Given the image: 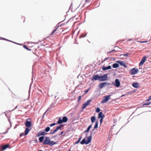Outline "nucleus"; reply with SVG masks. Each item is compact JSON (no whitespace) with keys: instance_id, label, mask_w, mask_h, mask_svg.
I'll list each match as a JSON object with an SVG mask.
<instances>
[{"instance_id":"nucleus-24","label":"nucleus","mask_w":151,"mask_h":151,"mask_svg":"<svg viewBox=\"0 0 151 151\" xmlns=\"http://www.w3.org/2000/svg\"><path fill=\"white\" fill-rule=\"evenodd\" d=\"M119 65L118 64L115 63H114L113 65V67L114 68H116L118 67Z\"/></svg>"},{"instance_id":"nucleus-21","label":"nucleus","mask_w":151,"mask_h":151,"mask_svg":"<svg viewBox=\"0 0 151 151\" xmlns=\"http://www.w3.org/2000/svg\"><path fill=\"white\" fill-rule=\"evenodd\" d=\"M62 120L63 122H66L68 121V119L66 117L64 116L63 117Z\"/></svg>"},{"instance_id":"nucleus-39","label":"nucleus","mask_w":151,"mask_h":151,"mask_svg":"<svg viewBox=\"0 0 151 151\" xmlns=\"http://www.w3.org/2000/svg\"><path fill=\"white\" fill-rule=\"evenodd\" d=\"M79 142H80V141H79V140H78L77 141H76V142H75V144H77Z\"/></svg>"},{"instance_id":"nucleus-5","label":"nucleus","mask_w":151,"mask_h":151,"mask_svg":"<svg viewBox=\"0 0 151 151\" xmlns=\"http://www.w3.org/2000/svg\"><path fill=\"white\" fill-rule=\"evenodd\" d=\"M63 127V124H61L57 127L56 129H54L52 132H51L50 133L51 134H53L55 133V132H56L57 131H58L59 130H61V128Z\"/></svg>"},{"instance_id":"nucleus-34","label":"nucleus","mask_w":151,"mask_h":151,"mask_svg":"<svg viewBox=\"0 0 151 151\" xmlns=\"http://www.w3.org/2000/svg\"><path fill=\"white\" fill-rule=\"evenodd\" d=\"M55 124H56V123H52V124H50V127H52V126H54Z\"/></svg>"},{"instance_id":"nucleus-46","label":"nucleus","mask_w":151,"mask_h":151,"mask_svg":"<svg viewBox=\"0 0 151 151\" xmlns=\"http://www.w3.org/2000/svg\"><path fill=\"white\" fill-rule=\"evenodd\" d=\"M81 137L79 138L78 140H79V141H80V140L81 139Z\"/></svg>"},{"instance_id":"nucleus-1","label":"nucleus","mask_w":151,"mask_h":151,"mask_svg":"<svg viewBox=\"0 0 151 151\" xmlns=\"http://www.w3.org/2000/svg\"><path fill=\"white\" fill-rule=\"evenodd\" d=\"M94 130V129H93L92 131H90L91 133H90V136L88 137L87 139L85 138L83 139L80 142L81 144L82 145H83L84 144L87 145L90 143L92 137L93 136L95 133V132H93Z\"/></svg>"},{"instance_id":"nucleus-49","label":"nucleus","mask_w":151,"mask_h":151,"mask_svg":"<svg viewBox=\"0 0 151 151\" xmlns=\"http://www.w3.org/2000/svg\"><path fill=\"white\" fill-rule=\"evenodd\" d=\"M85 36H86V35H85V36H82V37H81V36H80V37H85Z\"/></svg>"},{"instance_id":"nucleus-4","label":"nucleus","mask_w":151,"mask_h":151,"mask_svg":"<svg viewBox=\"0 0 151 151\" xmlns=\"http://www.w3.org/2000/svg\"><path fill=\"white\" fill-rule=\"evenodd\" d=\"M107 74H106L102 76H100L99 81H106L107 80Z\"/></svg>"},{"instance_id":"nucleus-23","label":"nucleus","mask_w":151,"mask_h":151,"mask_svg":"<svg viewBox=\"0 0 151 151\" xmlns=\"http://www.w3.org/2000/svg\"><path fill=\"white\" fill-rule=\"evenodd\" d=\"M92 127V124L90 125L89 126H88V128L86 130L84 131V132L85 133H86L87 132H88L90 129H91V127Z\"/></svg>"},{"instance_id":"nucleus-22","label":"nucleus","mask_w":151,"mask_h":151,"mask_svg":"<svg viewBox=\"0 0 151 151\" xmlns=\"http://www.w3.org/2000/svg\"><path fill=\"white\" fill-rule=\"evenodd\" d=\"M63 120L61 119L60 118H59L57 123L58 124H60L63 123Z\"/></svg>"},{"instance_id":"nucleus-8","label":"nucleus","mask_w":151,"mask_h":151,"mask_svg":"<svg viewBox=\"0 0 151 151\" xmlns=\"http://www.w3.org/2000/svg\"><path fill=\"white\" fill-rule=\"evenodd\" d=\"M113 84L116 87H119L120 86V82L118 79H116L115 80V83H113Z\"/></svg>"},{"instance_id":"nucleus-12","label":"nucleus","mask_w":151,"mask_h":151,"mask_svg":"<svg viewBox=\"0 0 151 151\" xmlns=\"http://www.w3.org/2000/svg\"><path fill=\"white\" fill-rule=\"evenodd\" d=\"M47 134V133H46L45 132H42L41 131H40L37 134V137H39L41 135H45Z\"/></svg>"},{"instance_id":"nucleus-14","label":"nucleus","mask_w":151,"mask_h":151,"mask_svg":"<svg viewBox=\"0 0 151 151\" xmlns=\"http://www.w3.org/2000/svg\"><path fill=\"white\" fill-rule=\"evenodd\" d=\"M100 76H99L98 75H93L92 79V80L96 81L97 80H99V81Z\"/></svg>"},{"instance_id":"nucleus-48","label":"nucleus","mask_w":151,"mask_h":151,"mask_svg":"<svg viewBox=\"0 0 151 151\" xmlns=\"http://www.w3.org/2000/svg\"><path fill=\"white\" fill-rule=\"evenodd\" d=\"M88 0H85V1L86 2H87Z\"/></svg>"},{"instance_id":"nucleus-10","label":"nucleus","mask_w":151,"mask_h":151,"mask_svg":"<svg viewBox=\"0 0 151 151\" xmlns=\"http://www.w3.org/2000/svg\"><path fill=\"white\" fill-rule=\"evenodd\" d=\"M138 72V69L137 68H133L130 71L132 75H134L137 73Z\"/></svg>"},{"instance_id":"nucleus-6","label":"nucleus","mask_w":151,"mask_h":151,"mask_svg":"<svg viewBox=\"0 0 151 151\" xmlns=\"http://www.w3.org/2000/svg\"><path fill=\"white\" fill-rule=\"evenodd\" d=\"M91 100H88L85 103L83 104L82 108V109H84L88 105L91 101Z\"/></svg>"},{"instance_id":"nucleus-31","label":"nucleus","mask_w":151,"mask_h":151,"mask_svg":"<svg viewBox=\"0 0 151 151\" xmlns=\"http://www.w3.org/2000/svg\"><path fill=\"white\" fill-rule=\"evenodd\" d=\"M101 110V109L99 108H97L96 110V112H99Z\"/></svg>"},{"instance_id":"nucleus-25","label":"nucleus","mask_w":151,"mask_h":151,"mask_svg":"<svg viewBox=\"0 0 151 151\" xmlns=\"http://www.w3.org/2000/svg\"><path fill=\"white\" fill-rule=\"evenodd\" d=\"M44 138V136L40 137L39 139V141L40 142H42L43 141Z\"/></svg>"},{"instance_id":"nucleus-26","label":"nucleus","mask_w":151,"mask_h":151,"mask_svg":"<svg viewBox=\"0 0 151 151\" xmlns=\"http://www.w3.org/2000/svg\"><path fill=\"white\" fill-rule=\"evenodd\" d=\"M91 121L92 123H93L95 122L96 119L95 117L94 116H93L91 117Z\"/></svg>"},{"instance_id":"nucleus-37","label":"nucleus","mask_w":151,"mask_h":151,"mask_svg":"<svg viewBox=\"0 0 151 151\" xmlns=\"http://www.w3.org/2000/svg\"><path fill=\"white\" fill-rule=\"evenodd\" d=\"M103 119H104V118H103L102 117L101 118V119L100 120V124H101L102 123V121H103Z\"/></svg>"},{"instance_id":"nucleus-3","label":"nucleus","mask_w":151,"mask_h":151,"mask_svg":"<svg viewBox=\"0 0 151 151\" xmlns=\"http://www.w3.org/2000/svg\"><path fill=\"white\" fill-rule=\"evenodd\" d=\"M110 95H107L104 96L103 97V100L101 102V103H105L107 102L110 99Z\"/></svg>"},{"instance_id":"nucleus-35","label":"nucleus","mask_w":151,"mask_h":151,"mask_svg":"<svg viewBox=\"0 0 151 151\" xmlns=\"http://www.w3.org/2000/svg\"><path fill=\"white\" fill-rule=\"evenodd\" d=\"M89 90H90V88H89L87 90L85 91V93H84V94H86V93L88 91H89Z\"/></svg>"},{"instance_id":"nucleus-47","label":"nucleus","mask_w":151,"mask_h":151,"mask_svg":"<svg viewBox=\"0 0 151 151\" xmlns=\"http://www.w3.org/2000/svg\"><path fill=\"white\" fill-rule=\"evenodd\" d=\"M27 106H25L24 107V108H25V109H27Z\"/></svg>"},{"instance_id":"nucleus-15","label":"nucleus","mask_w":151,"mask_h":151,"mask_svg":"<svg viewBox=\"0 0 151 151\" xmlns=\"http://www.w3.org/2000/svg\"><path fill=\"white\" fill-rule=\"evenodd\" d=\"M146 58L145 56H144L142 58V60H141V61L140 62L139 64V65H142L145 62L146 60Z\"/></svg>"},{"instance_id":"nucleus-51","label":"nucleus","mask_w":151,"mask_h":151,"mask_svg":"<svg viewBox=\"0 0 151 151\" xmlns=\"http://www.w3.org/2000/svg\"><path fill=\"white\" fill-rule=\"evenodd\" d=\"M39 151H42V150H40Z\"/></svg>"},{"instance_id":"nucleus-44","label":"nucleus","mask_w":151,"mask_h":151,"mask_svg":"<svg viewBox=\"0 0 151 151\" xmlns=\"http://www.w3.org/2000/svg\"><path fill=\"white\" fill-rule=\"evenodd\" d=\"M149 61V62H151V55L150 58V60Z\"/></svg>"},{"instance_id":"nucleus-29","label":"nucleus","mask_w":151,"mask_h":151,"mask_svg":"<svg viewBox=\"0 0 151 151\" xmlns=\"http://www.w3.org/2000/svg\"><path fill=\"white\" fill-rule=\"evenodd\" d=\"M23 47H24V48L26 49L27 50H31L29 49V48L27 47L26 45H24L23 46Z\"/></svg>"},{"instance_id":"nucleus-52","label":"nucleus","mask_w":151,"mask_h":151,"mask_svg":"<svg viewBox=\"0 0 151 151\" xmlns=\"http://www.w3.org/2000/svg\"><path fill=\"white\" fill-rule=\"evenodd\" d=\"M17 106H16L15 108H17Z\"/></svg>"},{"instance_id":"nucleus-50","label":"nucleus","mask_w":151,"mask_h":151,"mask_svg":"<svg viewBox=\"0 0 151 151\" xmlns=\"http://www.w3.org/2000/svg\"><path fill=\"white\" fill-rule=\"evenodd\" d=\"M68 151H71L70 150H68Z\"/></svg>"},{"instance_id":"nucleus-9","label":"nucleus","mask_w":151,"mask_h":151,"mask_svg":"<svg viewBox=\"0 0 151 151\" xmlns=\"http://www.w3.org/2000/svg\"><path fill=\"white\" fill-rule=\"evenodd\" d=\"M106 85H109V83H106V82L101 83H99V86L100 88H102L103 87H104Z\"/></svg>"},{"instance_id":"nucleus-7","label":"nucleus","mask_w":151,"mask_h":151,"mask_svg":"<svg viewBox=\"0 0 151 151\" xmlns=\"http://www.w3.org/2000/svg\"><path fill=\"white\" fill-rule=\"evenodd\" d=\"M31 128L30 129H29L28 128H26L25 130L24 131L25 132L21 133L20 135V136H22L24 135H26L28 134L29 131L31 130Z\"/></svg>"},{"instance_id":"nucleus-30","label":"nucleus","mask_w":151,"mask_h":151,"mask_svg":"<svg viewBox=\"0 0 151 151\" xmlns=\"http://www.w3.org/2000/svg\"><path fill=\"white\" fill-rule=\"evenodd\" d=\"M98 127V123L97 122H96V124L94 126V128L96 129Z\"/></svg>"},{"instance_id":"nucleus-38","label":"nucleus","mask_w":151,"mask_h":151,"mask_svg":"<svg viewBox=\"0 0 151 151\" xmlns=\"http://www.w3.org/2000/svg\"><path fill=\"white\" fill-rule=\"evenodd\" d=\"M123 55L124 56L127 57L128 56V54L127 53H126L125 54Z\"/></svg>"},{"instance_id":"nucleus-17","label":"nucleus","mask_w":151,"mask_h":151,"mask_svg":"<svg viewBox=\"0 0 151 151\" xmlns=\"http://www.w3.org/2000/svg\"><path fill=\"white\" fill-rule=\"evenodd\" d=\"M111 67L110 65H109L107 67H106L105 66H103L102 67V69L103 70H105L108 69H111Z\"/></svg>"},{"instance_id":"nucleus-43","label":"nucleus","mask_w":151,"mask_h":151,"mask_svg":"<svg viewBox=\"0 0 151 151\" xmlns=\"http://www.w3.org/2000/svg\"><path fill=\"white\" fill-rule=\"evenodd\" d=\"M63 133L64 132L63 131L61 132L60 135H62Z\"/></svg>"},{"instance_id":"nucleus-19","label":"nucleus","mask_w":151,"mask_h":151,"mask_svg":"<svg viewBox=\"0 0 151 151\" xmlns=\"http://www.w3.org/2000/svg\"><path fill=\"white\" fill-rule=\"evenodd\" d=\"M9 146V144H6L4 145L2 147V150H4L8 148Z\"/></svg>"},{"instance_id":"nucleus-45","label":"nucleus","mask_w":151,"mask_h":151,"mask_svg":"<svg viewBox=\"0 0 151 151\" xmlns=\"http://www.w3.org/2000/svg\"><path fill=\"white\" fill-rule=\"evenodd\" d=\"M1 146L0 145V151H2L3 150H1Z\"/></svg>"},{"instance_id":"nucleus-18","label":"nucleus","mask_w":151,"mask_h":151,"mask_svg":"<svg viewBox=\"0 0 151 151\" xmlns=\"http://www.w3.org/2000/svg\"><path fill=\"white\" fill-rule=\"evenodd\" d=\"M132 86L135 88H138L139 86V84L137 82L133 83L132 84Z\"/></svg>"},{"instance_id":"nucleus-32","label":"nucleus","mask_w":151,"mask_h":151,"mask_svg":"<svg viewBox=\"0 0 151 151\" xmlns=\"http://www.w3.org/2000/svg\"><path fill=\"white\" fill-rule=\"evenodd\" d=\"M65 30H66V32H68L70 31V29L67 28L66 29H65V30H63V32H64Z\"/></svg>"},{"instance_id":"nucleus-16","label":"nucleus","mask_w":151,"mask_h":151,"mask_svg":"<svg viewBox=\"0 0 151 151\" xmlns=\"http://www.w3.org/2000/svg\"><path fill=\"white\" fill-rule=\"evenodd\" d=\"M98 117L99 118H104V115L102 112H100L98 114Z\"/></svg>"},{"instance_id":"nucleus-41","label":"nucleus","mask_w":151,"mask_h":151,"mask_svg":"<svg viewBox=\"0 0 151 151\" xmlns=\"http://www.w3.org/2000/svg\"><path fill=\"white\" fill-rule=\"evenodd\" d=\"M114 51V50H112L111 51H110V52H107V54H109V53H111L112 52Z\"/></svg>"},{"instance_id":"nucleus-42","label":"nucleus","mask_w":151,"mask_h":151,"mask_svg":"<svg viewBox=\"0 0 151 151\" xmlns=\"http://www.w3.org/2000/svg\"><path fill=\"white\" fill-rule=\"evenodd\" d=\"M109 58H105L104 60V61H105L106 60H107Z\"/></svg>"},{"instance_id":"nucleus-11","label":"nucleus","mask_w":151,"mask_h":151,"mask_svg":"<svg viewBox=\"0 0 151 151\" xmlns=\"http://www.w3.org/2000/svg\"><path fill=\"white\" fill-rule=\"evenodd\" d=\"M25 125L27 127V128L29 129V128L31 127L32 123L31 122L27 121L26 122Z\"/></svg>"},{"instance_id":"nucleus-13","label":"nucleus","mask_w":151,"mask_h":151,"mask_svg":"<svg viewBox=\"0 0 151 151\" xmlns=\"http://www.w3.org/2000/svg\"><path fill=\"white\" fill-rule=\"evenodd\" d=\"M117 62L120 64L121 65L124 66L125 68H126L127 66L125 65V63L124 61H121V60H118Z\"/></svg>"},{"instance_id":"nucleus-27","label":"nucleus","mask_w":151,"mask_h":151,"mask_svg":"<svg viewBox=\"0 0 151 151\" xmlns=\"http://www.w3.org/2000/svg\"><path fill=\"white\" fill-rule=\"evenodd\" d=\"M50 127H47L45 129V131L46 132H48L50 131Z\"/></svg>"},{"instance_id":"nucleus-2","label":"nucleus","mask_w":151,"mask_h":151,"mask_svg":"<svg viewBox=\"0 0 151 151\" xmlns=\"http://www.w3.org/2000/svg\"><path fill=\"white\" fill-rule=\"evenodd\" d=\"M56 142L54 141H50V138L49 137H45L44 140L43 144L44 145H48L52 146L56 144Z\"/></svg>"},{"instance_id":"nucleus-28","label":"nucleus","mask_w":151,"mask_h":151,"mask_svg":"<svg viewBox=\"0 0 151 151\" xmlns=\"http://www.w3.org/2000/svg\"><path fill=\"white\" fill-rule=\"evenodd\" d=\"M151 104V102H147L143 104V105H149L150 104Z\"/></svg>"},{"instance_id":"nucleus-40","label":"nucleus","mask_w":151,"mask_h":151,"mask_svg":"<svg viewBox=\"0 0 151 151\" xmlns=\"http://www.w3.org/2000/svg\"><path fill=\"white\" fill-rule=\"evenodd\" d=\"M147 42V41H143L141 42H140L141 43H146V42Z\"/></svg>"},{"instance_id":"nucleus-33","label":"nucleus","mask_w":151,"mask_h":151,"mask_svg":"<svg viewBox=\"0 0 151 151\" xmlns=\"http://www.w3.org/2000/svg\"><path fill=\"white\" fill-rule=\"evenodd\" d=\"M150 100H151V96H150L149 97V98H148V99H147L146 101H150Z\"/></svg>"},{"instance_id":"nucleus-36","label":"nucleus","mask_w":151,"mask_h":151,"mask_svg":"<svg viewBox=\"0 0 151 151\" xmlns=\"http://www.w3.org/2000/svg\"><path fill=\"white\" fill-rule=\"evenodd\" d=\"M81 96H78V101H79L81 100Z\"/></svg>"},{"instance_id":"nucleus-20","label":"nucleus","mask_w":151,"mask_h":151,"mask_svg":"<svg viewBox=\"0 0 151 151\" xmlns=\"http://www.w3.org/2000/svg\"><path fill=\"white\" fill-rule=\"evenodd\" d=\"M58 27H57L55 29L53 30L52 31V32L51 34H50V36H52L55 34V32L57 30L58 28Z\"/></svg>"}]
</instances>
